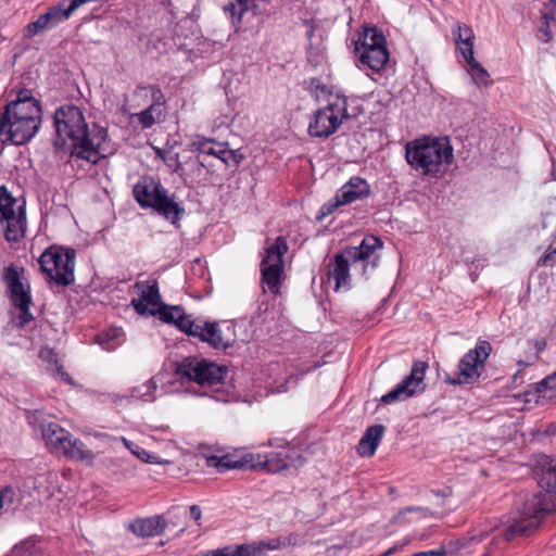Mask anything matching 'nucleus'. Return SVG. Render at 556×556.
Returning a JSON list of instances; mask_svg holds the SVG:
<instances>
[{"mask_svg": "<svg viewBox=\"0 0 556 556\" xmlns=\"http://www.w3.org/2000/svg\"><path fill=\"white\" fill-rule=\"evenodd\" d=\"M539 467V484L546 493L522 491L516 495L514 517L503 532L506 541L530 535L539 528L544 515L554 510L551 493L556 492V457L541 456Z\"/></svg>", "mask_w": 556, "mask_h": 556, "instance_id": "nucleus-1", "label": "nucleus"}, {"mask_svg": "<svg viewBox=\"0 0 556 556\" xmlns=\"http://www.w3.org/2000/svg\"><path fill=\"white\" fill-rule=\"evenodd\" d=\"M55 139L53 141L56 151L62 150L66 140L72 141V156L98 164L104 157L103 144L108 139V130L97 124L89 129L83 111L74 104H65L58 108L53 114Z\"/></svg>", "mask_w": 556, "mask_h": 556, "instance_id": "nucleus-2", "label": "nucleus"}, {"mask_svg": "<svg viewBox=\"0 0 556 556\" xmlns=\"http://www.w3.org/2000/svg\"><path fill=\"white\" fill-rule=\"evenodd\" d=\"M453 148L447 140L424 137L405 146V160L424 176L435 177L453 162Z\"/></svg>", "mask_w": 556, "mask_h": 556, "instance_id": "nucleus-3", "label": "nucleus"}, {"mask_svg": "<svg viewBox=\"0 0 556 556\" xmlns=\"http://www.w3.org/2000/svg\"><path fill=\"white\" fill-rule=\"evenodd\" d=\"M354 102L356 101L344 94L332 96L326 106L314 113L308 124V135L320 139L329 138L345 121L354 119L363 112L361 105H352Z\"/></svg>", "mask_w": 556, "mask_h": 556, "instance_id": "nucleus-4", "label": "nucleus"}, {"mask_svg": "<svg viewBox=\"0 0 556 556\" xmlns=\"http://www.w3.org/2000/svg\"><path fill=\"white\" fill-rule=\"evenodd\" d=\"M76 252L72 248L50 245L40 255L38 262L49 282L67 287L74 283Z\"/></svg>", "mask_w": 556, "mask_h": 556, "instance_id": "nucleus-5", "label": "nucleus"}, {"mask_svg": "<svg viewBox=\"0 0 556 556\" xmlns=\"http://www.w3.org/2000/svg\"><path fill=\"white\" fill-rule=\"evenodd\" d=\"M0 227L8 242H18L25 236V204L17 205V200L4 186L0 187Z\"/></svg>", "mask_w": 556, "mask_h": 556, "instance_id": "nucleus-6", "label": "nucleus"}, {"mask_svg": "<svg viewBox=\"0 0 556 556\" xmlns=\"http://www.w3.org/2000/svg\"><path fill=\"white\" fill-rule=\"evenodd\" d=\"M175 374L202 387H213L224 381L227 367L204 358L189 356L175 364Z\"/></svg>", "mask_w": 556, "mask_h": 556, "instance_id": "nucleus-7", "label": "nucleus"}, {"mask_svg": "<svg viewBox=\"0 0 556 556\" xmlns=\"http://www.w3.org/2000/svg\"><path fill=\"white\" fill-rule=\"evenodd\" d=\"M288 249L287 239L282 236L277 237L274 243L265 249V256L260 265L262 282L275 295L280 293L285 270L283 255Z\"/></svg>", "mask_w": 556, "mask_h": 556, "instance_id": "nucleus-8", "label": "nucleus"}, {"mask_svg": "<svg viewBox=\"0 0 556 556\" xmlns=\"http://www.w3.org/2000/svg\"><path fill=\"white\" fill-rule=\"evenodd\" d=\"M492 352V345L486 340H479L476 346L469 350L459 362V371L456 378H446V383L452 386L473 383L482 375L485 362Z\"/></svg>", "mask_w": 556, "mask_h": 556, "instance_id": "nucleus-9", "label": "nucleus"}, {"mask_svg": "<svg viewBox=\"0 0 556 556\" xmlns=\"http://www.w3.org/2000/svg\"><path fill=\"white\" fill-rule=\"evenodd\" d=\"M40 124L22 116L2 113L0 116V141L3 144L23 146L37 132Z\"/></svg>", "mask_w": 556, "mask_h": 556, "instance_id": "nucleus-10", "label": "nucleus"}, {"mask_svg": "<svg viewBox=\"0 0 556 556\" xmlns=\"http://www.w3.org/2000/svg\"><path fill=\"white\" fill-rule=\"evenodd\" d=\"M428 367L427 362L415 361L409 375L406 376L393 390L382 395L381 402L383 404H391L424 392L426 388L424 380Z\"/></svg>", "mask_w": 556, "mask_h": 556, "instance_id": "nucleus-11", "label": "nucleus"}, {"mask_svg": "<svg viewBox=\"0 0 556 556\" xmlns=\"http://www.w3.org/2000/svg\"><path fill=\"white\" fill-rule=\"evenodd\" d=\"M383 242L376 236L365 237L359 245L349 247L344 249L346 255L352 260V265L356 268L357 264H361V274L367 275V268L371 266L375 269L378 266L379 257L375 256L371 261L370 257L374 255L377 249H381Z\"/></svg>", "mask_w": 556, "mask_h": 556, "instance_id": "nucleus-12", "label": "nucleus"}, {"mask_svg": "<svg viewBox=\"0 0 556 556\" xmlns=\"http://www.w3.org/2000/svg\"><path fill=\"white\" fill-rule=\"evenodd\" d=\"M140 90H149L151 93L152 103L134 116L137 117L139 124L143 129L152 127L156 123H161L166 115L164 105L166 103L164 93L157 85L139 86Z\"/></svg>", "mask_w": 556, "mask_h": 556, "instance_id": "nucleus-13", "label": "nucleus"}, {"mask_svg": "<svg viewBox=\"0 0 556 556\" xmlns=\"http://www.w3.org/2000/svg\"><path fill=\"white\" fill-rule=\"evenodd\" d=\"M134 288L140 291L139 298L131 300V306L139 315H150L152 308L163 303L156 279L137 281Z\"/></svg>", "mask_w": 556, "mask_h": 556, "instance_id": "nucleus-14", "label": "nucleus"}, {"mask_svg": "<svg viewBox=\"0 0 556 556\" xmlns=\"http://www.w3.org/2000/svg\"><path fill=\"white\" fill-rule=\"evenodd\" d=\"M3 280L7 283L9 298L14 307L33 304L30 288L22 282L21 274L13 264L4 268Z\"/></svg>", "mask_w": 556, "mask_h": 556, "instance_id": "nucleus-15", "label": "nucleus"}, {"mask_svg": "<svg viewBox=\"0 0 556 556\" xmlns=\"http://www.w3.org/2000/svg\"><path fill=\"white\" fill-rule=\"evenodd\" d=\"M292 544L291 536H277L269 540L253 541L232 545L235 556H266L268 552L286 548Z\"/></svg>", "mask_w": 556, "mask_h": 556, "instance_id": "nucleus-16", "label": "nucleus"}, {"mask_svg": "<svg viewBox=\"0 0 556 556\" xmlns=\"http://www.w3.org/2000/svg\"><path fill=\"white\" fill-rule=\"evenodd\" d=\"M236 341L235 329L227 323L205 321L204 338L202 342L207 343L215 350H226Z\"/></svg>", "mask_w": 556, "mask_h": 556, "instance_id": "nucleus-17", "label": "nucleus"}, {"mask_svg": "<svg viewBox=\"0 0 556 556\" xmlns=\"http://www.w3.org/2000/svg\"><path fill=\"white\" fill-rule=\"evenodd\" d=\"M267 0H236L224 5V12L229 15L232 25L239 28L243 15L251 12L254 16L264 15L267 12Z\"/></svg>", "mask_w": 556, "mask_h": 556, "instance_id": "nucleus-18", "label": "nucleus"}, {"mask_svg": "<svg viewBox=\"0 0 556 556\" xmlns=\"http://www.w3.org/2000/svg\"><path fill=\"white\" fill-rule=\"evenodd\" d=\"M70 16L71 13L64 7V2H60L56 5L50 7L46 13L40 14L36 21L29 23L26 29L29 35H37L45 29L55 27Z\"/></svg>", "mask_w": 556, "mask_h": 556, "instance_id": "nucleus-19", "label": "nucleus"}, {"mask_svg": "<svg viewBox=\"0 0 556 556\" xmlns=\"http://www.w3.org/2000/svg\"><path fill=\"white\" fill-rule=\"evenodd\" d=\"M156 201L152 206L159 215L169 220L173 225H178L179 220L186 213L185 207L176 201L175 194H169L168 190L164 188L160 197L155 198Z\"/></svg>", "mask_w": 556, "mask_h": 556, "instance_id": "nucleus-20", "label": "nucleus"}, {"mask_svg": "<svg viewBox=\"0 0 556 556\" xmlns=\"http://www.w3.org/2000/svg\"><path fill=\"white\" fill-rule=\"evenodd\" d=\"M164 187L152 177H143L134 187V197L142 208H152Z\"/></svg>", "mask_w": 556, "mask_h": 556, "instance_id": "nucleus-21", "label": "nucleus"}, {"mask_svg": "<svg viewBox=\"0 0 556 556\" xmlns=\"http://www.w3.org/2000/svg\"><path fill=\"white\" fill-rule=\"evenodd\" d=\"M167 522L163 516L155 515L147 518H137L128 523L127 529L138 538L156 536L164 532Z\"/></svg>", "mask_w": 556, "mask_h": 556, "instance_id": "nucleus-22", "label": "nucleus"}, {"mask_svg": "<svg viewBox=\"0 0 556 556\" xmlns=\"http://www.w3.org/2000/svg\"><path fill=\"white\" fill-rule=\"evenodd\" d=\"M350 265H352V260H350L344 250L341 253H337L334 255L333 264L329 265V269L327 271V279L328 281L334 279L336 291H338L342 287L350 288Z\"/></svg>", "mask_w": 556, "mask_h": 556, "instance_id": "nucleus-23", "label": "nucleus"}, {"mask_svg": "<svg viewBox=\"0 0 556 556\" xmlns=\"http://www.w3.org/2000/svg\"><path fill=\"white\" fill-rule=\"evenodd\" d=\"M344 204H350L356 200H362L370 194L368 182L358 176H353L337 192Z\"/></svg>", "mask_w": 556, "mask_h": 556, "instance_id": "nucleus-24", "label": "nucleus"}, {"mask_svg": "<svg viewBox=\"0 0 556 556\" xmlns=\"http://www.w3.org/2000/svg\"><path fill=\"white\" fill-rule=\"evenodd\" d=\"M355 50L361 63L375 72L382 70L389 61V51L386 45L364 49L358 48L357 45Z\"/></svg>", "mask_w": 556, "mask_h": 556, "instance_id": "nucleus-25", "label": "nucleus"}, {"mask_svg": "<svg viewBox=\"0 0 556 556\" xmlns=\"http://www.w3.org/2000/svg\"><path fill=\"white\" fill-rule=\"evenodd\" d=\"M384 426L376 424L368 427L357 444V453L361 456H372L384 433Z\"/></svg>", "mask_w": 556, "mask_h": 556, "instance_id": "nucleus-26", "label": "nucleus"}, {"mask_svg": "<svg viewBox=\"0 0 556 556\" xmlns=\"http://www.w3.org/2000/svg\"><path fill=\"white\" fill-rule=\"evenodd\" d=\"M18 101H11L4 106L3 113L13 115V116H22L27 118L29 122H35L36 124L41 123V105L24 102L18 104Z\"/></svg>", "mask_w": 556, "mask_h": 556, "instance_id": "nucleus-27", "label": "nucleus"}, {"mask_svg": "<svg viewBox=\"0 0 556 556\" xmlns=\"http://www.w3.org/2000/svg\"><path fill=\"white\" fill-rule=\"evenodd\" d=\"M453 36L456 47L460 51L463 58L472 59L475 34L470 26L458 23L453 29Z\"/></svg>", "mask_w": 556, "mask_h": 556, "instance_id": "nucleus-28", "label": "nucleus"}, {"mask_svg": "<svg viewBox=\"0 0 556 556\" xmlns=\"http://www.w3.org/2000/svg\"><path fill=\"white\" fill-rule=\"evenodd\" d=\"M61 452L65 456L77 460L91 462L94 457L93 453L86 447L85 443L78 439L73 438L72 434H70L67 440L64 442Z\"/></svg>", "mask_w": 556, "mask_h": 556, "instance_id": "nucleus-29", "label": "nucleus"}, {"mask_svg": "<svg viewBox=\"0 0 556 556\" xmlns=\"http://www.w3.org/2000/svg\"><path fill=\"white\" fill-rule=\"evenodd\" d=\"M70 434L68 431L55 422H50L42 428V437L47 444L56 451H61Z\"/></svg>", "mask_w": 556, "mask_h": 556, "instance_id": "nucleus-30", "label": "nucleus"}, {"mask_svg": "<svg viewBox=\"0 0 556 556\" xmlns=\"http://www.w3.org/2000/svg\"><path fill=\"white\" fill-rule=\"evenodd\" d=\"M208 467L216 468L218 472H225L229 469H242L240 455L227 453L223 456L211 455L206 457Z\"/></svg>", "mask_w": 556, "mask_h": 556, "instance_id": "nucleus-31", "label": "nucleus"}, {"mask_svg": "<svg viewBox=\"0 0 556 556\" xmlns=\"http://www.w3.org/2000/svg\"><path fill=\"white\" fill-rule=\"evenodd\" d=\"M225 146L227 143L215 142V140L204 137L198 138L191 143V148L199 153L218 157L220 161L225 156Z\"/></svg>", "mask_w": 556, "mask_h": 556, "instance_id": "nucleus-32", "label": "nucleus"}, {"mask_svg": "<svg viewBox=\"0 0 556 556\" xmlns=\"http://www.w3.org/2000/svg\"><path fill=\"white\" fill-rule=\"evenodd\" d=\"M290 459L289 453L286 451L269 453L264 455L263 469L273 473L280 472L289 468Z\"/></svg>", "mask_w": 556, "mask_h": 556, "instance_id": "nucleus-33", "label": "nucleus"}, {"mask_svg": "<svg viewBox=\"0 0 556 556\" xmlns=\"http://www.w3.org/2000/svg\"><path fill=\"white\" fill-rule=\"evenodd\" d=\"M204 167V163L198 156L188 157L184 161L182 174L179 176L185 182H187L188 179H190L191 182L200 181Z\"/></svg>", "mask_w": 556, "mask_h": 556, "instance_id": "nucleus-34", "label": "nucleus"}, {"mask_svg": "<svg viewBox=\"0 0 556 556\" xmlns=\"http://www.w3.org/2000/svg\"><path fill=\"white\" fill-rule=\"evenodd\" d=\"M358 48H371L386 45V37L383 33L377 27H367L364 29L362 36H359L355 46Z\"/></svg>", "mask_w": 556, "mask_h": 556, "instance_id": "nucleus-35", "label": "nucleus"}, {"mask_svg": "<svg viewBox=\"0 0 556 556\" xmlns=\"http://www.w3.org/2000/svg\"><path fill=\"white\" fill-rule=\"evenodd\" d=\"M181 308L182 306L180 305H168L162 303L159 307L152 308V311H150V315L157 316L161 321L175 326Z\"/></svg>", "mask_w": 556, "mask_h": 556, "instance_id": "nucleus-36", "label": "nucleus"}, {"mask_svg": "<svg viewBox=\"0 0 556 556\" xmlns=\"http://www.w3.org/2000/svg\"><path fill=\"white\" fill-rule=\"evenodd\" d=\"M157 389V384L155 380L152 378L141 386L135 387L131 389L130 397L140 400L142 402H152L155 400V391Z\"/></svg>", "mask_w": 556, "mask_h": 556, "instance_id": "nucleus-37", "label": "nucleus"}, {"mask_svg": "<svg viewBox=\"0 0 556 556\" xmlns=\"http://www.w3.org/2000/svg\"><path fill=\"white\" fill-rule=\"evenodd\" d=\"M465 61L472 71V78L477 85L486 86L489 79V73L475 59L465 58Z\"/></svg>", "mask_w": 556, "mask_h": 556, "instance_id": "nucleus-38", "label": "nucleus"}, {"mask_svg": "<svg viewBox=\"0 0 556 556\" xmlns=\"http://www.w3.org/2000/svg\"><path fill=\"white\" fill-rule=\"evenodd\" d=\"M13 556H43V553L33 540H26L14 547Z\"/></svg>", "mask_w": 556, "mask_h": 556, "instance_id": "nucleus-39", "label": "nucleus"}, {"mask_svg": "<svg viewBox=\"0 0 556 556\" xmlns=\"http://www.w3.org/2000/svg\"><path fill=\"white\" fill-rule=\"evenodd\" d=\"M40 357L43 358V359H51L54 358V363H55V371L58 374V376L63 380L65 381L66 383L68 384H73V379L72 377L68 375V372L64 369L63 365L59 364L58 359H56V355L55 353L53 352V350L51 349H46V350H41L40 351Z\"/></svg>", "mask_w": 556, "mask_h": 556, "instance_id": "nucleus-40", "label": "nucleus"}, {"mask_svg": "<svg viewBox=\"0 0 556 556\" xmlns=\"http://www.w3.org/2000/svg\"><path fill=\"white\" fill-rule=\"evenodd\" d=\"M242 469H263L264 455L243 453L240 455Z\"/></svg>", "mask_w": 556, "mask_h": 556, "instance_id": "nucleus-41", "label": "nucleus"}, {"mask_svg": "<svg viewBox=\"0 0 556 556\" xmlns=\"http://www.w3.org/2000/svg\"><path fill=\"white\" fill-rule=\"evenodd\" d=\"M30 306H16L20 311V314L12 319L13 326L16 328H23L31 320H34V315L29 311Z\"/></svg>", "mask_w": 556, "mask_h": 556, "instance_id": "nucleus-42", "label": "nucleus"}, {"mask_svg": "<svg viewBox=\"0 0 556 556\" xmlns=\"http://www.w3.org/2000/svg\"><path fill=\"white\" fill-rule=\"evenodd\" d=\"M16 492L12 486H5L0 490V510L2 508H13L15 503Z\"/></svg>", "mask_w": 556, "mask_h": 556, "instance_id": "nucleus-43", "label": "nucleus"}, {"mask_svg": "<svg viewBox=\"0 0 556 556\" xmlns=\"http://www.w3.org/2000/svg\"><path fill=\"white\" fill-rule=\"evenodd\" d=\"M341 205H345L343 202H341V199L340 197L338 195V193L336 194L334 199L328 201L327 203H325L320 210H319V213L318 215L316 216V219L317 220H321L324 219L326 216L330 215L331 213H333L339 206Z\"/></svg>", "mask_w": 556, "mask_h": 556, "instance_id": "nucleus-44", "label": "nucleus"}, {"mask_svg": "<svg viewBox=\"0 0 556 556\" xmlns=\"http://www.w3.org/2000/svg\"><path fill=\"white\" fill-rule=\"evenodd\" d=\"M163 161L173 173L182 174L184 162L179 160L178 153L163 154Z\"/></svg>", "mask_w": 556, "mask_h": 556, "instance_id": "nucleus-45", "label": "nucleus"}, {"mask_svg": "<svg viewBox=\"0 0 556 556\" xmlns=\"http://www.w3.org/2000/svg\"><path fill=\"white\" fill-rule=\"evenodd\" d=\"M193 326V320L191 319L190 315H187L185 313V309L181 308V312L179 313L177 317V323L175 327H177L180 331L188 334V332L191 330Z\"/></svg>", "mask_w": 556, "mask_h": 556, "instance_id": "nucleus-46", "label": "nucleus"}, {"mask_svg": "<svg viewBox=\"0 0 556 556\" xmlns=\"http://www.w3.org/2000/svg\"><path fill=\"white\" fill-rule=\"evenodd\" d=\"M306 60L314 67L318 66L323 60L321 53L312 43L306 48Z\"/></svg>", "mask_w": 556, "mask_h": 556, "instance_id": "nucleus-47", "label": "nucleus"}, {"mask_svg": "<svg viewBox=\"0 0 556 556\" xmlns=\"http://www.w3.org/2000/svg\"><path fill=\"white\" fill-rule=\"evenodd\" d=\"M243 160V155L238 153V151L229 150L227 149V146H225V156L222 160L226 165H239L241 161Z\"/></svg>", "mask_w": 556, "mask_h": 556, "instance_id": "nucleus-48", "label": "nucleus"}, {"mask_svg": "<svg viewBox=\"0 0 556 556\" xmlns=\"http://www.w3.org/2000/svg\"><path fill=\"white\" fill-rule=\"evenodd\" d=\"M13 101H18V104L24 102H27V104H30L31 102L35 104H40V102L33 96L31 90L28 89H21Z\"/></svg>", "mask_w": 556, "mask_h": 556, "instance_id": "nucleus-49", "label": "nucleus"}, {"mask_svg": "<svg viewBox=\"0 0 556 556\" xmlns=\"http://www.w3.org/2000/svg\"><path fill=\"white\" fill-rule=\"evenodd\" d=\"M556 263V247H549L545 254L539 260L538 265L540 266H548L554 265Z\"/></svg>", "mask_w": 556, "mask_h": 556, "instance_id": "nucleus-50", "label": "nucleus"}, {"mask_svg": "<svg viewBox=\"0 0 556 556\" xmlns=\"http://www.w3.org/2000/svg\"><path fill=\"white\" fill-rule=\"evenodd\" d=\"M202 556H235L232 545H227L222 548L202 552Z\"/></svg>", "mask_w": 556, "mask_h": 556, "instance_id": "nucleus-51", "label": "nucleus"}, {"mask_svg": "<svg viewBox=\"0 0 556 556\" xmlns=\"http://www.w3.org/2000/svg\"><path fill=\"white\" fill-rule=\"evenodd\" d=\"M448 552L444 545H441L438 549L422 551L414 553L412 556H447Z\"/></svg>", "mask_w": 556, "mask_h": 556, "instance_id": "nucleus-52", "label": "nucleus"}, {"mask_svg": "<svg viewBox=\"0 0 556 556\" xmlns=\"http://www.w3.org/2000/svg\"><path fill=\"white\" fill-rule=\"evenodd\" d=\"M204 328L205 323L203 325H200L193 320V326L191 330L188 332V336L198 338L200 341H202V339L204 338Z\"/></svg>", "mask_w": 556, "mask_h": 556, "instance_id": "nucleus-53", "label": "nucleus"}, {"mask_svg": "<svg viewBox=\"0 0 556 556\" xmlns=\"http://www.w3.org/2000/svg\"><path fill=\"white\" fill-rule=\"evenodd\" d=\"M531 388L534 389V394L539 397L541 394H545L547 391H552L551 390V386L545 383V378L542 379L540 382L538 383H534L532 386H530Z\"/></svg>", "mask_w": 556, "mask_h": 556, "instance_id": "nucleus-54", "label": "nucleus"}, {"mask_svg": "<svg viewBox=\"0 0 556 556\" xmlns=\"http://www.w3.org/2000/svg\"><path fill=\"white\" fill-rule=\"evenodd\" d=\"M190 510V517L194 520V521H199L201 519V516H202V511H201V508L200 506L198 505H192L190 506L189 508Z\"/></svg>", "mask_w": 556, "mask_h": 556, "instance_id": "nucleus-55", "label": "nucleus"}, {"mask_svg": "<svg viewBox=\"0 0 556 556\" xmlns=\"http://www.w3.org/2000/svg\"><path fill=\"white\" fill-rule=\"evenodd\" d=\"M545 383L551 386V390H556V371L545 377Z\"/></svg>", "mask_w": 556, "mask_h": 556, "instance_id": "nucleus-56", "label": "nucleus"}, {"mask_svg": "<svg viewBox=\"0 0 556 556\" xmlns=\"http://www.w3.org/2000/svg\"><path fill=\"white\" fill-rule=\"evenodd\" d=\"M400 549H401L400 546L393 545V546H391L390 548H388L386 552L381 553L378 556H392V555L396 554Z\"/></svg>", "mask_w": 556, "mask_h": 556, "instance_id": "nucleus-57", "label": "nucleus"}, {"mask_svg": "<svg viewBox=\"0 0 556 556\" xmlns=\"http://www.w3.org/2000/svg\"><path fill=\"white\" fill-rule=\"evenodd\" d=\"M546 346V343L544 340H535V349H536V355L535 359L539 358V353H541Z\"/></svg>", "mask_w": 556, "mask_h": 556, "instance_id": "nucleus-58", "label": "nucleus"}, {"mask_svg": "<svg viewBox=\"0 0 556 556\" xmlns=\"http://www.w3.org/2000/svg\"><path fill=\"white\" fill-rule=\"evenodd\" d=\"M432 493H433L435 496L447 497V496H451V495H452V489H451V488H447L446 490H443V491H432Z\"/></svg>", "mask_w": 556, "mask_h": 556, "instance_id": "nucleus-59", "label": "nucleus"}, {"mask_svg": "<svg viewBox=\"0 0 556 556\" xmlns=\"http://www.w3.org/2000/svg\"><path fill=\"white\" fill-rule=\"evenodd\" d=\"M119 329H112L105 334V337L108 338V340H113L119 336Z\"/></svg>", "mask_w": 556, "mask_h": 556, "instance_id": "nucleus-60", "label": "nucleus"}, {"mask_svg": "<svg viewBox=\"0 0 556 556\" xmlns=\"http://www.w3.org/2000/svg\"><path fill=\"white\" fill-rule=\"evenodd\" d=\"M540 31L544 33L546 35V40L545 41H548L551 38H552V33L549 30V26H548V23L546 22L545 23V26L544 27H541L540 28Z\"/></svg>", "mask_w": 556, "mask_h": 556, "instance_id": "nucleus-61", "label": "nucleus"}, {"mask_svg": "<svg viewBox=\"0 0 556 556\" xmlns=\"http://www.w3.org/2000/svg\"><path fill=\"white\" fill-rule=\"evenodd\" d=\"M406 511H422V513H426L428 511L427 508H422V507H408L406 508Z\"/></svg>", "mask_w": 556, "mask_h": 556, "instance_id": "nucleus-62", "label": "nucleus"}, {"mask_svg": "<svg viewBox=\"0 0 556 556\" xmlns=\"http://www.w3.org/2000/svg\"><path fill=\"white\" fill-rule=\"evenodd\" d=\"M315 34V28L313 26L309 27V29L306 31V37L308 40H311L313 38Z\"/></svg>", "mask_w": 556, "mask_h": 556, "instance_id": "nucleus-63", "label": "nucleus"}, {"mask_svg": "<svg viewBox=\"0 0 556 556\" xmlns=\"http://www.w3.org/2000/svg\"><path fill=\"white\" fill-rule=\"evenodd\" d=\"M532 363H527V362H523V361H519L518 362V365L521 366V367H527V366H530Z\"/></svg>", "mask_w": 556, "mask_h": 556, "instance_id": "nucleus-64", "label": "nucleus"}]
</instances>
